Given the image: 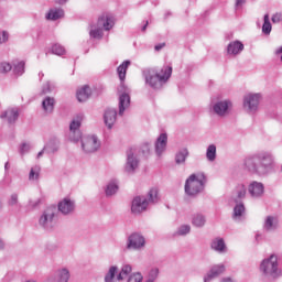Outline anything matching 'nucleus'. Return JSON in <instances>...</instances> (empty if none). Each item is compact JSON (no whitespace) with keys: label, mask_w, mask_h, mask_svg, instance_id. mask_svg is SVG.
<instances>
[{"label":"nucleus","mask_w":282,"mask_h":282,"mask_svg":"<svg viewBox=\"0 0 282 282\" xmlns=\"http://www.w3.org/2000/svg\"><path fill=\"white\" fill-rule=\"evenodd\" d=\"M39 206H41V198H37L35 200H29V208H31V210H34V208H39Z\"/></svg>","instance_id":"8fccbe9b"},{"label":"nucleus","mask_w":282,"mask_h":282,"mask_svg":"<svg viewBox=\"0 0 282 282\" xmlns=\"http://www.w3.org/2000/svg\"><path fill=\"white\" fill-rule=\"evenodd\" d=\"M226 272V265L224 264H214L209 272L204 276V282H210L213 279H217V276H221Z\"/></svg>","instance_id":"dca6fc26"},{"label":"nucleus","mask_w":282,"mask_h":282,"mask_svg":"<svg viewBox=\"0 0 282 282\" xmlns=\"http://www.w3.org/2000/svg\"><path fill=\"white\" fill-rule=\"evenodd\" d=\"M274 165V156L270 152H260L247 156L243 160V167L252 175H268L272 172Z\"/></svg>","instance_id":"f257e3e1"},{"label":"nucleus","mask_w":282,"mask_h":282,"mask_svg":"<svg viewBox=\"0 0 282 282\" xmlns=\"http://www.w3.org/2000/svg\"><path fill=\"white\" fill-rule=\"evenodd\" d=\"M259 100H261V96L259 94H249L243 98V109L248 111V113H254L259 109Z\"/></svg>","instance_id":"f8f14e48"},{"label":"nucleus","mask_w":282,"mask_h":282,"mask_svg":"<svg viewBox=\"0 0 282 282\" xmlns=\"http://www.w3.org/2000/svg\"><path fill=\"white\" fill-rule=\"evenodd\" d=\"M192 224L195 228H204V226H206V216L203 214H195L192 217Z\"/></svg>","instance_id":"7c9ffc66"},{"label":"nucleus","mask_w":282,"mask_h":282,"mask_svg":"<svg viewBox=\"0 0 282 282\" xmlns=\"http://www.w3.org/2000/svg\"><path fill=\"white\" fill-rule=\"evenodd\" d=\"M188 149L184 148L175 154V164H186V158H188Z\"/></svg>","instance_id":"2f4dec72"},{"label":"nucleus","mask_w":282,"mask_h":282,"mask_svg":"<svg viewBox=\"0 0 282 282\" xmlns=\"http://www.w3.org/2000/svg\"><path fill=\"white\" fill-rule=\"evenodd\" d=\"M118 182L111 181L108 183L106 187V196L107 197H112V195H116L118 193Z\"/></svg>","instance_id":"e433bc0d"},{"label":"nucleus","mask_w":282,"mask_h":282,"mask_svg":"<svg viewBox=\"0 0 282 282\" xmlns=\"http://www.w3.org/2000/svg\"><path fill=\"white\" fill-rule=\"evenodd\" d=\"M275 54H282V46L275 51Z\"/></svg>","instance_id":"69168bd1"},{"label":"nucleus","mask_w":282,"mask_h":282,"mask_svg":"<svg viewBox=\"0 0 282 282\" xmlns=\"http://www.w3.org/2000/svg\"><path fill=\"white\" fill-rule=\"evenodd\" d=\"M25 72V62H18L17 64H13V73L15 76H23Z\"/></svg>","instance_id":"58836bf2"},{"label":"nucleus","mask_w":282,"mask_h":282,"mask_svg":"<svg viewBox=\"0 0 282 282\" xmlns=\"http://www.w3.org/2000/svg\"><path fill=\"white\" fill-rule=\"evenodd\" d=\"M74 210H76V202L72 200L69 197L63 198L57 205V214L62 213V215H74Z\"/></svg>","instance_id":"ddd939ff"},{"label":"nucleus","mask_w":282,"mask_h":282,"mask_svg":"<svg viewBox=\"0 0 282 282\" xmlns=\"http://www.w3.org/2000/svg\"><path fill=\"white\" fill-rule=\"evenodd\" d=\"M73 137H72V131L68 132V140H70V142H78L79 140L83 141V133L80 131H73Z\"/></svg>","instance_id":"37998d69"},{"label":"nucleus","mask_w":282,"mask_h":282,"mask_svg":"<svg viewBox=\"0 0 282 282\" xmlns=\"http://www.w3.org/2000/svg\"><path fill=\"white\" fill-rule=\"evenodd\" d=\"M119 95V116H123L124 111L129 109L131 105V97L129 96V88L124 85V80H121L118 88Z\"/></svg>","instance_id":"0eeeda50"},{"label":"nucleus","mask_w":282,"mask_h":282,"mask_svg":"<svg viewBox=\"0 0 282 282\" xmlns=\"http://www.w3.org/2000/svg\"><path fill=\"white\" fill-rule=\"evenodd\" d=\"M61 149V140L58 138L53 137L48 140V142L44 145V151L48 154L58 153Z\"/></svg>","instance_id":"6ab92c4d"},{"label":"nucleus","mask_w":282,"mask_h":282,"mask_svg":"<svg viewBox=\"0 0 282 282\" xmlns=\"http://www.w3.org/2000/svg\"><path fill=\"white\" fill-rule=\"evenodd\" d=\"M220 282H235L232 278H223Z\"/></svg>","instance_id":"bf43d9fd"},{"label":"nucleus","mask_w":282,"mask_h":282,"mask_svg":"<svg viewBox=\"0 0 282 282\" xmlns=\"http://www.w3.org/2000/svg\"><path fill=\"white\" fill-rule=\"evenodd\" d=\"M241 52H243V43L240 41H234L227 46V53L232 56H237V54H241Z\"/></svg>","instance_id":"5701e85b"},{"label":"nucleus","mask_w":282,"mask_h":282,"mask_svg":"<svg viewBox=\"0 0 282 282\" xmlns=\"http://www.w3.org/2000/svg\"><path fill=\"white\" fill-rule=\"evenodd\" d=\"M247 191L248 189L246 188V185H243V184H239L238 186H236V189H235L234 196H232L235 204L242 203L241 200L246 199Z\"/></svg>","instance_id":"4be33fe9"},{"label":"nucleus","mask_w":282,"mask_h":282,"mask_svg":"<svg viewBox=\"0 0 282 282\" xmlns=\"http://www.w3.org/2000/svg\"><path fill=\"white\" fill-rule=\"evenodd\" d=\"M117 273H118V267L116 265L110 267L104 278V282H115Z\"/></svg>","instance_id":"c9c22d12"},{"label":"nucleus","mask_w":282,"mask_h":282,"mask_svg":"<svg viewBox=\"0 0 282 282\" xmlns=\"http://www.w3.org/2000/svg\"><path fill=\"white\" fill-rule=\"evenodd\" d=\"M230 109H232V101L228 99L217 101L213 105V111L219 118H226L230 113Z\"/></svg>","instance_id":"9b49d317"},{"label":"nucleus","mask_w":282,"mask_h":282,"mask_svg":"<svg viewBox=\"0 0 282 282\" xmlns=\"http://www.w3.org/2000/svg\"><path fill=\"white\" fill-rule=\"evenodd\" d=\"M118 116V111L113 108H108L105 111L104 120L105 124L108 127V129H111L113 124H116V118Z\"/></svg>","instance_id":"aec40b11"},{"label":"nucleus","mask_w":282,"mask_h":282,"mask_svg":"<svg viewBox=\"0 0 282 282\" xmlns=\"http://www.w3.org/2000/svg\"><path fill=\"white\" fill-rule=\"evenodd\" d=\"M140 166V159H138V155H135L134 149H129L127 151V162L124 165L126 173L133 174L135 173V170Z\"/></svg>","instance_id":"1a4fd4ad"},{"label":"nucleus","mask_w":282,"mask_h":282,"mask_svg":"<svg viewBox=\"0 0 282 282\" xmlns=\"http://www.w3.org/2000/svg\"><path fill=\"white\" fill-rule=\"evenodd\" d=\"M132 270L131 264H123L121 271L117 275V281H124V276H129Z\"/></svg>","instance_id":"f704fd0d"},{"label":"nucleus","mask_w":282,"mask_h":282,"mask_svg":"<svg viewBox=\"0 0 282 282\" xmlns=\"http://www.w3.org/2000/svg\"><path fill=\"white\" fill-rule=\"evenodd\" d=\"M65 17V11L63 9H51L46 14V19L48 21H58V19H63Z\"/></svg>","instance_id":"c85d7f7f"},{"label":"nucleus","mask_w":282,"mask_h":282,"mask_svg":"<svg viewBox=\"0 0 282 282\" xmlns=\"http://www.w3.org/2000/svg\"><path fill=\"white\" fill-rule=\"evenodd\" d=\"M12 70V65L10 63H1L0 64V74H8V72Z\"/></svg>","instance_id":"09e8293b"},{"label":"nucleus","mask_w":282,"mask_h":282,"mask_svg":"<svg viewBox=\"0 0 282 282\" xmlns=\"http://www.w3.org/2000/svg\"><path fill=\"white\" fill-rule=\"evenodd\" d=\"M262 32L263 34H270L272 32V23H270V15L264 14V22L262 25Z\"/></svg>","instance_id":"ea45409f"},{"label":"nucleus","mask_w":282,"mask_h":282,"mask_svg":"<svg viewBox=\"0 0 282 282\" xmlns=\"http://www.w3.org/2000/svg\"><path fill=\"white\" fill-rule=\"evenodd\" d=\"M56 99H54V97H45L42 101V109L46 113H54Z\"/></svg>","instance_id":"393cba45"},{"label":"nucleus","mask_w":282,"mask_h":282,"mask_svg":"<svg viewBox=\"0 0 282 282\" xmlns=\"http://www.w3.org/2000/svg\"><path fill=\"white\" fill-rule=\"evenodd\" d=\"M281 19H282L281 14L275 13L272 15L271 21H272V23H281Z\"/></svg>","instance_id":"603ef678"},{"label":"nucleus","mask_w":282,"mask_h":282,"mask_svg":"<svg viewBox=\"0 0 282 282\" xmlns=\"http://www.w3.org/2000/svg\"><path fill=\"white\" fill-rule=\"evenodd\" d=\"M70 137H74V131H80V120H73L69 124Z\"/></svg>","instance_id":"c03bdc74"},{"label":"nucleus","mask_w":282,"mask_h":282,"mask_svg":"<svg viewBox=\"0 0 282 282\" xmlns=\"http://www.w3.org/2000/svg\"><path fill=\"white\" fill-rule=\"evenodd\" d=\"M43 153H46L45 148H43L39 153H37V159L43 158Z\"/></svg>","instance_id":"052dcab7"},{"label":"nucleus","mask_w":282,"mask_h":282,"mask_svg":"<svg viewBox=\"0 0 282 282\" xmlns=\"http://www.w3.org/2000/svg\"><path fill=\"white\" fill-rule=\"evenodd\" d=\"M206 174L204 173H196V174H191L185 182V193L189 197H195L204 191L206 186Z\"/></svg>","instance_id":"39448f33"},{"label":"nucleus","mask_w":282,"mask_h":282,"mask_svg":"<svg viewBox=\"0 0 282 282\" xmlns=\"http://www.w3.org/2000/svg\"><path fill=\"white\" fill-rule=\"evenodd\" d=\"M147 28H149V21L142 26L141 31L147 32Z\"/></svg>","instance_id":"680f3d73"},{"label":"nucleus","mask_w":282,"mask_h":282,"mask_svg":"<svg viewBox=\"0 0 282 282\" xmlns=\"http://www.w3.org/2000/svg\"><path fill=\"white\" fill-rule=\"evenodd\" d=\"M163 47H166V43H161L154 46L155 52H160Z\"/></svg>","instance_id":"6e6d98bb"},{"label":"nucleus","mask_w":282,"mask_h":282,"mask_svg":"<svg viewBox=\"0 0 282 282\" xmlns=\"http://www.w3.org/2000/svg\"><path fill=\"white\" fill-rule=\"evenodd\" d=\"M147 240L142 234L133 232L128 237L127 250H141L144 248Z\"/></svg>","instance_id":"9d476101"},{"label":"nucleus","mask_w":282,"mask_h":282,"mask_svg":"<svg viewBox=\"0 0 282 282\" xmlns=\"http://www.w3.org/2000/svg\"><path fill=\"white\" fill-rule=\"evenodd\" d=\"M246 215V205L243 203H236V206L234 207L232 213V219L235 221H241V217Z\"/></svg>","instance_id":"a878e982"},{"label":"nucleus","mask_w":282,"mask_h":282,"mask_svg":"<svg viewBox=\"0 0 282 282\" xmlns=\"http://www.w3.org/2000/svg\"><path fill=\"white\" fill-rule=\"evenodd\" d=\"M58 219V208L54 205L46 207L39 219V226L44 230H54Z\"/></svg>","instance_id":"423d86ee"},{"label":"nucleus","mask_w":282,"mask_h":282,"mask_svg":"<svg viewBox=\"0 0 282 282\" xmlns=\"http://www.w3.org/2000/svg\"><path fill=\"white\" fill-rule=\"evenodd\" d=\"M69 270L67 268L58 269L55 273L56 282H69Z\"/></svg>","instance_id":"c756f323"},{"label":"nucleus","mask_w":282,"mask_h":282,"mask_svg":"<svg viewBox=\"0 0 282 282\" xmlns=\"http://www.w3.org/2000/svg\"><path fill=\"white\" fill-rule=\"evenodd\" d=\"M145 199L148 206H151V204H158V202H160V192L158 191V188H151Z\"/></svg>","instance_id":"cd10ccee"},{"label":"nucleus","mask_w":282,"mask_h":282,"mask_svg":"<svg viewBox=\"0 0 282 282\" xmlns=\"http://www.w3.org/2000/svg\"><path fill=\"white\" fill-rule=\"evenodd\" d=\"M77 100L78 102H87L91 97V88L89 86H84L79 90H77Z\"/></svg>","instance_id":"b1692460"},{"label":"nucleus","mask_w":282,"mask_h":282,"mask_svg":"<svg viewBox=\"0 0 282 282\" xmlns=\"http://www.w3.org/2000/svg\"><path fill=\"white\" fill-rule=\"evenodd\" d=\"M171 74H173V67L171 66H163L161 72H158L155 68H145L143 70V78L145 85H149L152 89H162L169 82V78H171Z\"/></svg>","instance_id":"f03ea898"},{"label":"nucleus","mask_w":282,"mask_h":282,"mask_svg":"<svg viewBox=\"0 0 282 282\" xmlns=\"http://www.w3.org/2000/svg\"><path fill=\"white\" fill-rule=\"evenodd\" d=\"M129 65H131V61H124L118 66L117 73L120 80H124L127 78V69H129Z\"/></svg>","instance_id":"473e14b6"},{"label":"nucleus","mask_w":282,"mask_h":282,"mask_svg":"<svg viewBox=\"0 0 282 282\" xmlns=\"http://www.w3.org/2000/svg\"><path fill=\"white\" fill-rule=\"evenodd\" d=\"M143 279H144V276H142V273L137 272V273H132L128 278V282H142Z\"/></svg>","instance_id":"49530a36"},{"label":"nucleus","mask_w":282,"mask_h":282,"mask_svg":"<svg viewBox=\"0 0 282 282\" xmlns=\"http://www.w3.org/2000/svg\"><path fill=\"white\" fill-rule=\"evenodd\" d=\"M160 275V269L154 268L149 272L148 280L149 281H156L158 276Z\"/></svg>","instance_id":"de8ad7c7"},{"label":"nucleus","mask_w":282,"mask_h":282,"mask_svg":"<svg viewBox=\"0 0 282 282\" xmlns=\"http://www.w3.org/2000/svg\"><path fill=\"white\" fill-rule=\"evenodd\" d=\"M82 149L85 153H96L100 149V141L96 135H84L82 138Z\"/></svg>","instance_id":"6e6552de"},{"label":"nucleus","mask_w":282,"mask_h":282,"mask_svg":"<svg viewBox=\"0 0 282 282\" xmlns=\"http://www.w3.org/2000/svg\"><path fill=\"white\" fill-rule=\"evenodd\" d=\"M166 144H169V134L161 133L154 143V149L158 158H162V153L166 151Z\"/></svg>","instance_id":"2eb2a0df"},{"label":"nucleus","mask_w":282,"mask_h":282,"mask_svg":"<svg viewBox=\"0 0 282 282\" xmlns=\"http://www.w3.org/2000/svg\"><path fill=\"white\" fill-rule=\"evenodd\" d=\"M8 169H10V163H9V162H7V163L4 164V171H8Z\"/></svg>","instance_id":"0e129e2a"},{"label":"nucleus","mask_w":282,"mask_h":282,"mask_svg":"<svg viewBox=\"0 0 282 282\" xmlns=\"http://www.w3.org/2000/svg\"><path fill=\"white\" fill-rule=\"evenodd\" d=\"M6 248V243L3 242V240H0V250H3Z\"/></svg>","instance_id":"e2e57ef3"},{"label":"nucleus","mask_w":282,"mask_h":282,"mask_svg":"<svg viewBox=\"0 0 282 282\" xmlns=\"http://www.w3.org/2000/svg\"><path fill=\"white\" fill-rule=\"evenodd\" d=\"M113 25H115L113 17H111L108 13L101 14L97 20V24H90V30H89L90 39H96L97 41L102 40V37L105 36V32L102 30H106V32H109V30H111Z\"/></svg>","instance_id":"20e7f679"},{"label":"nucleus","mask_w":282,"mask_h":282,"mask_svg":"<svg viewBox=\"0 0 282 282\" xmlns=\"http://www.w3.org/2000/svg\"><path fill=\"white\" fill-rule=\"evenodd\" d=\"M212 250H215L216 252H219L220 254L226 252L227 248H226V242L224 241L223 238H215L212 241Z\"/></svg>","instance_id":"bb28decb"},{"label":"nucleus","mask_w":282,"mask_h":282,"mask_svg":"<svg viewBox=\"0 0 282 282\" xmlns=\"http://www.w3.org/2000/svg\"><path fill=\"white\" fill-rule=\"evenodd\" d=\"M206 158L208 162H215L217 160V145L209 144L207 147Z\"/></svg>","instance_id":"72a5a7b5"},{"label":"nucleus","mask_w":282,"mask_h":282,"mask_svg":"<svg viewBox=\"0 0 282 282\" xmlns=\"http://www.w3.org/2000/svg\"><path fill=\"white\" fill-rule=\"evenodd\" d=\"M8 206H19V194L13 193L10 195Z\"/></svg>","instance_id":"a18cd8bd"},{"label":"nucleus","mask_w":282,"mask_h":282,"mask_svg":"<svg viewBox=\"0 0 282 282\" xmlns=\"http://www.w3.org/2000/svg\"><path fill=\"white\" fill-rule=\"evenodd\" d=\"M279 228V218L274 216H267L263 224V230L267 232H274Z\"/></svg>","instance_id":"412c9836"},{"label":"nucleus","mask_w":282,"mask_h":282,"mask_svg":"<svg viewBox=\"0 0 282 282\" xmlns=\"http://www.w3.org/2000/svg\"><path fill=\"white\" fill-rule=\"evenodd\" d=\"M1 120H7L9 124H14L19 120V109L8 108L0 115Z\"/></svg>","instance_id":"a211bd4d"},{"label":"nucleus","mask_w":282,"mask_h":282,"mask_svg":"<svg viewBox=\"0 0 282 282\" xmlns=\"http://www.w3.org/2000/svg\"><path fill=\"white\" fill-rule=\"evenodd\" d=\"M147 282H154L153 280H147Z\"/></svg>","instance_id":"774afa93"},{"label":"nucleus","mask_w":282,"mask_h":282,"mask_svg":"<svg viewBox=\"0 0 282 282\" xmlns=\"http://www.w3.org/2000/svg\"><path fill=\"white\" fill-rule=\"evenodd\" d=\"M149 208L147 203V196H135L132 200L131 210L133 215H140V213H144Z\"/></svg>","instance_id":"4468645a"},{"label":"nucleus","mask_w":282,"mask_h":282,"mask_svg":"<svg viewBox=\"0 0 282 282\" xmlns=\"http://www.w3.org/2000/svg\"><path fill=\"white\" fill-rule=\"evenodd\" d=\"M6 41H8V32L3 31L0 33V45L1 43H6Z\"/></svg>","instance_id":"864d4df0"},{"label":"nucleus","mask_w":282,"mask_h":282,"mask_svg":"<svg viewBox=\"0 0 282 282\" xmlns=\"http://www.w3.org/2000/svg\"><path fill=\"white\" fill-rule=\"evenodd\" d=\"M30 149H31L30 143H22L20 147L21 155H25V153H29Z\"/></svg>","instance_id":"3c124183"},{"label":"nucleus","mask_w":282,"mask_h":282,"mask_svg":"<svg viewBox=\"0 0 282 282\" xmlns=\"http://www.w3.org/2000/svg\"><path fill=\"white\" fill-rule=\"evenodd\" d=\"M51 52L56 56H63V54H65V47H63L61 44H53Z\"/></svg>","instance_id":"a19ab883"},{"label":"nucleus","mask_w":282,"mask_h":282,"mask_svg":"<svg viewBox=\"0 0 282 282\" xmlns=\"http://www.w3.org/2000/svg\"><path fill=\"white\" fill-rule=\"evenodd\" d=\"M191 232V225H182L177 228L176 235L178 237H185Z\"/></svg>","instance_id":"79ce46f5"},{"label":"nucleus","mask_w":282,"mask_h":282,"mask_svg":"<svg viewBox=\"0 0 282 282\" xmlns=\"http://www.w3.org/2000/svg\"><path fill=\"white\" fill-rule=\"evenodd\" d=\"M40 175H41V166L35 165L34 167H32L30 170V173H29L30 182H34V181L39 180Z\"/></svg>","instance_id":"4c0bfd02"},{"label":"nucleus","mask_w":282,"mask_h":282,"mask_svg":"<svg viewBox=\"0 0 282 282\" xmlns=\"http://www.w3.org/2000/svg\"><path fill=\"white\" fill-rule=\"evenodd\" d=\"M149 151H151V145L149 143L143 144V147H142L143 155L149 154Z\"/></svg>","instance_id":"5fc2aeb1"},{"label":"nucleus","mask_w":282,"mask_h":282,"mask_svg":"<svg viewBox=\"0 0 282 282\" xmlns=\"http://www.w3.org/2000/svg\"><path fill=\"white\" fill-rule=\"evenodd\" d=\"M51 89H50V84H46L43 89H42V94H50Z\"/></svg>","instance_id":"4d7b16f0"},{"label":"nucleus","mask_w":282,"mask_h":282,"mask_svg":"<svg viewBox=\"0 0 282 282\" xmlns=\"http://www.w3.org/2000/svg\"><path fill=\"white\" fill-rule=\"evenodd\" d=\"M262 279L267 282L279 281L282 276V268L279 265V257L271 254L269 258L263 259L259 267Z\"/></svg>","instance_id":"7ed1b4c3"},{"label":"nucleus","mask_w":282,"mask_h":282,"mask_svg":"<svg viewBox=\"0 0 282 282\" xmlns=\"http://www.w3.org/2000/svg\"><path fill=\"white\" fill-rule=\"evenodd\" d=\"M68 0H59V3L63 6L65 4V2H67Z\"/></svg>","instance_id":"338daca9"},{"label":"nucleus","mask_w":282,"mask_h":282,"mask_svg":"<svg viewBox=\"0 0 282 282\" xmlns=\"http://www.w3.org/2000/svg\"><path fill=\"white\" fill-rule=\"evenodd\" d=\"M248 192L251 197H262L263 193H265V187L263 186V183L252 181L248 186Z\"/></svg>","instance_id":"f3484780"},{"label":"nucleus","mask_w":282,"mask_h":282,"mask_svg":"<svg viewBox=\"0 0 282 282\" xmlns=\"http://www.w3.org/2000/svg\"><path fill=\"white\" fill-rule=\"evenodd\" d=\"M246 3V0H236V7L239 8V6H243Z\"/></svg>","instance_id":"13d9d810"}]
</instances>
